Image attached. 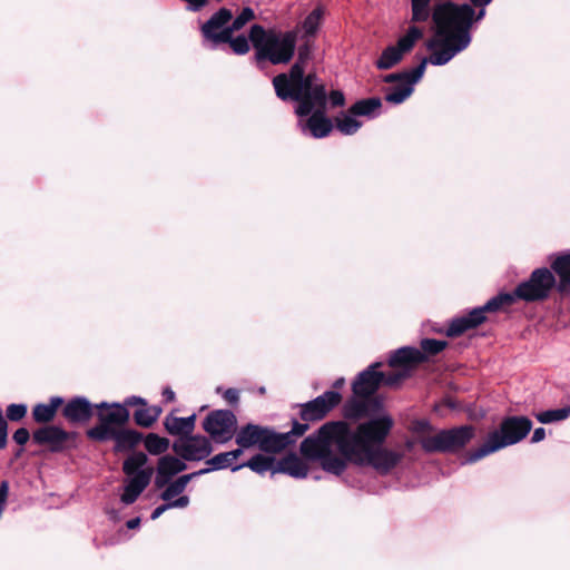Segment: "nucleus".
Listing matches in <instances>:
<instances>
[{
  "mask_svg": "<svg viewBox=\"0 0 570 570\" xmlns=\"http://www.w3.org/2000/svg\"><path fill=\"white\" fill-rule=\"evenodd\" d=\"M291 436L286 433H275L274 431L265 428L261 450L265 452H279L291 444Z\"/></svg>",
  "mask_w": 570,
  "mask_h": 570,
  "instance_id": "obj_28",
  "label": "nucleus"
},
{
  "mask_svg": "<svg viewBox=\"0 0 570 570\" xmlns=\"http://www.w3.org/2000/svg\"><path fill=\"white\" fill-rule=\"evenodd\" d=\"M382 106L381 99L373 97L356 101L350 107V111L356 116L375 117Z\"/></svg>",
  "mask_w": 570,
  "mask_h": 570,
  "instance_id": "obj_31",
  "label": "nucleus"
},
{
  "mask_svg": "<svg viewBox=\"0 0 570 570\" xmlns=\"http://www.w3.org/2000/svg\"><path fill=\"white\" fill-rule=\"evenodd\" d=\"M259 392H261V393H264V392H265V387H261V389H259Z\"/></svg>",
  "mask_w": 570,
  "mask_h": 570,
  "instance_id": "obj_62",
  "label": "nucleus"
},
{
  "mask_svg": "<svg viewBox=\"0 0 570 570\" xmlns=\"http://www.w3.org/2000/svg\"><path fill=\"white\" fill-rule=\"evenodd\" d=\"M554 285L556 278L553 273L548 268H538L532 272L529 281L518 285L511 294L514 295V301L517 298L528 302L540 301L548 297Z\"/></svg>",
  "mask_w": 570,
  "mask_h": 570,
  "instance_id": "obj_10",
  "label": "nucleus"
},
{
  "mask_svg": "<svg viewBox=\"0 0 570 570\" xmlns=\"http://www.w3.org/2000/svg\"><path fill=\"white\" fill-rule=\"evenodd\" d=\"M480 10L475 12L473 7L468 3L458 4L451 0H442L438 2L433 10L434 32H438L439 26L435 20L436 12L441 9L446 19H449L448 33L455 35V32H466L470 42L472 41L471 28L473 22L482 20L485 16V7H479Z\"/></svg>",
  "mask_w": 570,
  "mask_h": 570,
  "instance_id": "obj_8",
  "label": "nucleus"
},
{
  "mask_svg": "<svg viewBox=\"0 0 570 570\" xmlns=\"http://www.w3.org/2000/svg\"><path fill=\"white\" fill-rule=\"evenodd\" d=\"M426 356L416 347L403 346L392 353L389 358L391 367H400V371H407V375L413 367L424 362Z\"/></svg>",
  "mask_w": 570,
  "mask_h": 570,
  "instance_id": "obj_19",
  "label": "nucleus"
},
{
  "mask_svg": "<svg viewBox=\"0 0 570 570\" xmlns=\"http://www.w3.org/2000/svg\"><path fill=\"white\" fill-rule=\"evenodd\" d=\"M62 414L71 423H83L92 416V404L86 397L77 396L67 402Z\"/></svg>",
  "mask_w": 570,
  "mask_h": 570,
  "instance_id": "obj_21",
  "label": "nucleus"
},
{
  "mask_svg": "<svg viewBox=\"0 0 570 570\" xmlns=\"http://www.w3.org/2000/svg\"><path fill=\"white\" fill-rule=\"evenodd\" d=\"M407 376H409L407 371H400V370L394 371L389 374H384V379H383L382 383H384L385 385H389V386H394V385H397L401 381H403Z\"/></svg>",
  "mask_w": 570,
  "mask_h": 570,
  "instance_id": "obj_46",
  "label": "nucleus"
},
{
  "mask_svg": "<svg viewBox=\"0 0 570 570\" xmlns=\"http://www.w3.org/2000/svg\"><path fill=\"white\" fill-rule=\"evenodd\" d=\"M166 401L173 402L175 400V392L170 387H166L163 392Z\"/></svg>",
  "mask_w": 570,
  "mask_h": 570,
  "instance_id": "obj_57",
  "label": "nucleus"
},
{
  "mask_svg": "<svg viewBox=\"0 0 570 570\" xmlns=\"http://www.w3.org/2000/svg\"><path fill=\"white\" fill-rule=\"evenodd\" d=\"M342 400L338 392L326 391L316 399L302 405L301 417L303 421L322 420Z\"/></svg>",
  "mask_w": 570,
  "mask_h": 570,
  "instance_id": "obj_15",
  "label": "nucleus"
},
{
  "mask_svg": "<svg viewBox=\"0 0 570 570\" xmlns=\"http://www.w3.org/2000/svg\"><path fill=\"white\" fill-rule=\"evenodd\" d=\"M186 469L187 464L180 456L177 458L169 454L163 455L158 460L155 487L157 489L165 488L175 475L185 471Z\"/></svg>",
  "mask_w": 570,
  "mask_h": 570,
  "instance_id": "obj_17",
  "label": "nucleus"
},
{
  "mask_svg": "<svg viewBox=\"0 0 570 570\" xmlns=\"http://www.w3.org/2000/svg\"><path fill=\"white\" fill-rule=\"evenodd\" d=\"M249 39L256 50V60H268L273 65L287 63L294 56L296 46L295 32L265 30L259 24H253Z\"/></svg>",
  "mask_w": 570,
  "mask_h": 570,
  "instance_id": "obj_4",
  "label": "nucleus"
},
{
  "mask_svg": "<svg viewBox=\"0 0 570 570\" xmlns=\"http://www.w3.org/2000/svg\"><path fill=\"white\" fill-rule=\"evenodd\" d=\"M244 449H245V448H240V446H239V448H237V449H235V450L228 451V454H229V456H230L232 462H234L235 460H237V459L243 454V450H244Z\"/></svg>",
  "mask_w": 570,
  "mask_h": 570,
  "instance_id": "obj_56",
  "label": "nucleus"
},
{
  "mask_svg": "<svg viewBox=\"0 0 570 570\" xmlns=\"http://www.w3.org/2000/svg\"><path fill=\"white\" fill-rule=\"evenodd\" d=\"M212 472V469L210 466L208 468H204V469H200L198 471H195V472H191V473H188V474H183L181 476H186V482L189 483L191 480H194L195 478H198L200 475H204V474H207Z\"/></svg>",
  "mask_w": 570,
  "mask_h": 570,
  "instance_id": "obj_53",
  "label": "nucleus"
},
{
  "mask_svg": "<svg viewBox=\"0 0 570 570\" xmlns=\"http://www.w3.org/2000/svg\"><path fill=\"white\" fill-rule=\"evenodd\" d=\"M532 422L527 416H508L502 420L499 429L490 432L479 448L470 451L465 463H474L501 449L522 441L531 431Z\"/></svg>",
  "mask_w": 570,
  "mask_h": 570,
  "instance_id": "obj_5",
  "label": "nucleus"
},
{
  "mask_svg": "<svg viewBox=\"0 0 570 570\" xmlns=\"http://www.w3.org/2000/svg\"><path fill=\"white\" fill-rule=\"evenodd\" d=\"M27 414V406L24 404H10L7 407V417L10 421L17 422L23 419Z\"/></svg>",
  "mask_w": 570,
  "mask_h": 570,
  "instance_id": "obj_45",
  "label": "nucleus"
},
{
  "mask_svg": "<svg viewBox=\"0 0 570 570\" xmlns=\"http://www.w3.org/2000/svg\"><path fill=\"white\" fill-rule=\"evenodd\" d=\"M414 444H415V442L413 440H407L405 442V446H406L407 450H412Z\"/></svg>",
  "mask_w": 570,
  "mask_h": 570,
  "instance_id": "obj_61",
  "label": "nucleus"
},
{
  "mask_svg": "<svg viewBox=\"0 0 570 570\" xmlns=\"http://www.w3.org/2000/svg\"><path fill=\"white\" fill-rule=\"evenodd\" d=\"M535 419L542 424H551L561 422L570 416V405L561 409H552L534 414Z\"/></svg>",
  "mask_w": 570,
  "mask_h": 570,
  "instance_id": "obj_35",
  "label": "nucleus"
},
{
  "mask_svg": "<svg viewBox=\"0 0 570 570\" xmlns=\"http://www.w3.org/2000/svg\"><path fill=\"white\" fill-rule=\"evenodd\" d=\"M320 479H321V476H320V475H315V476H314V480H316V481H317V480H320Z\"/></svg>",
  "mask_w": 570,
  "mask_h": 570,
  "instance_id": "obj_63",
  "label": "nucleus"
},
{
  "mask_svg": "<svg viewBox=\"0 0 570 570\" xmlns=\"http://www.w3.org/2000/svg\"><path fill=\"white\" fill-rule=\"evenodd\" d=\"M116 432L117 430L111 425L100 422V424L89 429L87 435L96 441H107L110 439L115 440Z\"/></svg>",
  "mask_w": 570,
  "mask_h": 570,
  "instance_id": "obj_38",
  "label": "nucleus"
},
{
  "mask_svg": "<svg viewBox=\"0 0 570 570\" xmlns=\"http://www.w3.org/2000/svg\"><path fill=\"white\" fill-rule=\"evenodd\" d=\"M7 429L8 424L0 413V450L7 445Z\"/></svg>",
  "mask_w": 570,
  "mask_h": 570,
  "instance_id": "obj_51",
  "label": "nucleus"
},
{
  "mask_svg": "<svg viewBox=\"0 0 570 570\" xmlns=\"http://www.w3.org/2000/svg\"><path fill=\"white\" fill-rule=\"evenodd\" d=\"M147 455L142 452H136L128 456L122 464V471L128 476H134L140 470H144L142 466L147 463Z\"/></svg>",
  "mask_w": 570,
  "mask_h": 570,
  "instance_id": "obj_37",
  "label": "nucleus"
},
{
  "mask_svg": "<svg viewBox=\"0 0 570 570\" xmlns=\"http://www.w3.org/2000/svg\"><path fill=\"white\" fill-rule=\"evenodd\" d=\"M312 53L313 43L309 40H306L298 47L297 60L291 67L289 72L279 73L274 77L273 86L276 96L281 100L287 101L288 97L295 94V91L301 92L312 90L316 86H324L316 73L309 72L305 75V65L311 60Z\"/></svg>",
  "mask_w": 570,
  "mask_h": 570,
  "instance_id": "obj_7",
  "label": "nucleus"
},
{
  "mask_svg": "<svg viewBox=\"0 0 570 570\" xmlns=\"http://www.w3.org/2000/svg\"><path fill=\"white\" fill-rule=\"evenodd\" d=\"M195 422L196 414H191L187 417H178L173 414H168L164 420V426L170 435L186 438L193 433Z\"/></svg>",
  "mask_w": 570,
  "mask_h": 570,
  "instance_id": "obj_23",
  "label": "nucleus"
},
{
  "mask_svg": "<svg viewBox=\"0 0 570 570\" xmlns=\"http://www.w3.org/2000/svg\"><path fill=\"white\" fill-rule=\"evenodd\" d=\"M439 9L435 16L439 29L426 41L425 48L429 56L412 69V79L396 83L389 88L385 94V100L393 105L404 102L414 91V85L421 80L425 72L426 65L444 66L449 63L456 55L464 51L470 46V38L466 32L448 33L449 19L443 16Z\"/></svg>",
  "mask_w": 570,
  "mask_h": 570,
  "instance_id": "obj_2",
  "label": "nucleus"
},
{
  "mask_svg": "<svg viewBox=\"0 0 570 570\" xmlns=\"http://www.w3.org/2000/svg\"><path fill=\"white\" fill-rule=\"evenodd\" d=\"M434 429L428 420H416L412 423V432L417 435V442L428 453L455 452L465 446L474 436L471 425L441 430L434 435H429Z\"/></svg>",
  "mask_w": 570,
  "mask_h": 570,
  "instance_id": "obj_6",
  "label": "nucleus"
},
{
  "mask_svg": "<svg viewBox=\"0 0 570 570\" xmlns=\"http://www.w3.org/2000/svg\"><path fill=\"white\" fill-rule=\"evenodd\" d=\"M206 464L210 466L212 471L233 468V462L230 460L228 452H223L214 455L213 458L206 461Z\"/></svg>",
  "mask_w": 570,
  "mask_h": 570,
  "instance_id": "obj_44",
  "label": "nucleus"
},
{
  "mask_svg": "<svg viewBox=\"0 0 570 570\" xmlns=\"http://www.w3.org/2000/svg\"><path fill=\"white\" fill-rule=\"evenodd\" d=\"M12 438L16 443H18L19 445H23L28 442L30 434L27 429L20 428L13 433Z\"/></svg>",
  "mask_w": 570,
  "mask_h": 570,
  "instance_id": "obj_50",
  "label": "nucleus"
},
{
  "mask_svg": "<svg viewBox=\"0 0 570 570\" xmlns=\"http://www.w3.org/2000/svg\"><path fill=\"white\" fill-rule=\"evenodd\" d=\"M153 475V469L140 470L130 476L127 481L124 493L121 494V502L125 504H132L144 490L149 485Z\"/></svg>",
  "mask_w": 570,
  "mask_h": 570,
  "instance_id": "obj_20",
  "label": "nucleus"
},
{
  "mask_svg": "<svg viewBox=\"0 0 570 570\" xmlns=\"http://www.w3.org/2000/svg\"><path fill=\"white\" fill-rule=\"evenodd\" d=\"M128 529H137L140 525V518H134L127 521L126 523Z\"/></svg>",
  "mask_w": 570,
  "mask_h": 570,
  "instance_id": "obj_58",
  "label": "nucleus"
},
{
  "mask_svg": "<svg viewBox=\"0 0 570 570\" xmlns=\"http://www.w3.org/2000/svg\"><path fill=\"white\" fill-rule=\"evenodd\" d=\"M553 273L559 277L557 289L561 294L570 292V253L560 255L551 264Z\"/></svg>",
  "mask_w": 570,
  "mask_h": 570,
  "instance_id": "obj_24",
  "label": "nucleus"
},
{
  "mask_svg": "<svg viewBox=\"0 0 570 570\" xmlns=\"http://www.w3.org/2000/svg\"><path fill=\"white\" fill-rule=\"evenodd\" d=\"M232 19V10L227 8H220L205 23L202 24V36L204 41L208 43L210 48H216L219 45H223L226 40H229V33H233L229 26Z\"/></svg>",
  "mask_w": 570,
  "mask_h": 570,
  "instance_id": "obj_12",
  "label": "nucleus"
},
{
  "mask_svg": "<svg viewBox=\"0 0 570 570\" xmlns=\"http://www.w3.org/2000/svg\"><path fill=\"white\" fill-rule=\"evenodd\" d=\"M265 433V428H262L256 424H247L243 426L238 433L236 434V443L240 448H252L254 445H258L261 449L263 434Z\"/></svg>",
  "mask_w": 570,
  "mask_h": 570,
  "instance_id": "obj_25",
  "label": "nucleus"
},
{
  "mask_svg": "<svg viewBox=\"0 0 570 570\" xmlns=\"http://www.w3.org/2000/svg\"><path fill=\"white\" fill-rule=\"evenodd\" d=\"M234 33H229V40L224 43H228L233 52L236 55H245L249 51V41L244 35L233 37Z\"/></svg>",
  "mask_w": 570,
  "mask_h": 570,
  "instance_id": "obj_42",
  "label": "nucleus"
},
{
  "mask_svg": "<svg viewBox=\"0 0 570 570\" xmlns=\"http://www.w3.org/2000/svg\"><path fill=\"white\" fill-rule=\"evenodd\" d=\"M245 466L249 468L252 471L258 474H264L267 471L273 472V470L275 469L274 458L256 454L247 462L233 466L232 471L235 472Z\"/></svg>",
  "mask_w": 570,
  "mask_h": 570,
  "instance_id": "obj_30",
  "label": "nucleus"
},
{
  "mask_svg": "<svg viewBox=\"0 0 570 570\" xmlns=\"http://www.w3.org/2000/svg\"><path fill=\"white\" fill-rule=\"evenodd\" d=\"M173 451L185 461H202L210 455L213 446L208 438L189 434L177 439L173 443Z\"/></svg>",
  "mask_w": 570,
  "mask_h": 570,
  "instance_id": "obj_14",
  "label": "nucleus"
},
{
  "mask_svg": "<svg viewBox=\"0 0 570 570\" xmlns=\"http://www.w3.org/2000/svg\"><path fill=\"white\" fill-rule=\"evenodd\" d=\"M287 100L297 101L295 114L301 118L298 126L304 135L324 138L333 129L332 120L326 117L327 92L325 86L312 90L295 91Z\"/></svg>",
  "mask_w": 570,
  "mask_h": 570,
  "instance_id": "obj_3",
  "label": "nucleus"
},
{
  "mask_svg": "<svg viewBox=\"0 0 570 570\" xmlns=\"http://www.w3.org/2000/svg\"><path fill=\"white\" fill-rule=\"evenodd\" d=\"M380 366L381 363H373L357 375L352 384L353 393L356 396L368 397L377 391L384 379V373L377 371Z\"/></svg>",
  "mask_w": 570,
  "mask_h": 570,
  "instance_id": "obj_16",
  "label": "nucleus"
},
{
  "mask_svg": "<svg viewBox=\"0 0 570 570\" xmlns=\"http://www.w3.org/2000/svg\"><path fill=\"white\" fill-rule=\"evenodd\" d=\"M474 7H487L492 0H470Z\"/></svg>",
  "mask_w": 570,
  "mask_h": 570,
  "instance_id": "obj_59",
  "label": "nucleus"
},
{
  "mask_svg": "<svg viewBox=\"0 0 570 570\" xmlns=\"http://www.w3.org/2000/svg\"><path fill=\"white\" fill-rule=\"evenodd\" d=\"M355 117L356 115L352 114L350 110L346 114H342L335 118L336 128L343 135L355 134L362 127V122L358 121Z\"/></svg>",
  "mask_w": 570,
  "mask_h": 570,
  "instance_id": "obj_34",
  "label": "nucleus"
},
{
  "mask_svg": "<svg viewBox=\"0 0 570 570\" xmlns=\"http://www.w3.org/2000/svg\"><path fill=\"white\" fill-rule=\"evenodd\" d=\"M224 397L228 403L235 404L239 400V393L236 389H228L225 391Z\"/></svg>",
  "mask_w": 570,
  "mask_h": 570,
  "instance_id": "obj_52",
  "label": "nucleus"
},
{
  "mask_svg": "<svg viewBox=\"0 0 570 570\" xmlns=\"http://www.w3.org/2000/svg\"><path fill=\"white\" fill-rule=\"evenodd\" d=\"M323 14L324 12L322 8H316L305 18L302 27L306 36L312 37L316 33L320 28Z\"/></svg>",
  "mask_w": 570,
  "mask_h": 570,
  "instance_id": "obj_39",
  "label": "nucleus"
},
{
  "mask_svg": "<svg viewBox=\"0 0 570 570\" xmlns=\"http://www.w3.org/2000/svg\"><path fill=\"white\" fill-rule=\"evenodd\" d=\"M142 439V434L134 430H117L115 434V451L121 452L134 449Z\"/></svg>",
  "mask_w": 570,
  "mask_h": 570,
  "instance_id": "obj_29",
  "label": "nucleus"
},
{
  "mask_svg": "<svg viewBox=\"0 0 570 570\" xmlns=\"http://www.w3.org/2000/svg\"><path fill=\"white\" fill-rule=\"evenodd\" d=\"M327 101L331 104L332 107H341L345 102V98L342 91L334 90L330 94Z\"/></svg>",
  "mask_w": 570,
  "mask_h": 570,
  "instance_id": "obj_49",
  "label": "nucleus"
},
{
  "mask_svg": "<svg viewBox=\"0 0 570 570\" xmlns=\"http://www.w3.org/2000/svg\"><path fill=\"white\" fill-rule=\"evenodd\" d=\"M237 420L229 410H216L209 413L203 422V429L219 443L229 441L236 430Z\"/></svg>",
  "mask_w": 570,
  "mask_h": 570,
  "instance_id": "obj_13",
  "label": "nucleus"
},
{
  "mask_svg": "<svg viewBox=\"0 0 570 570\" xmlns=\"http://www.w3.org/2000/svg\"><path fill=\"white\" fill-rule=\"evenodd\" d=\"M126 405H137V404H140V405H146V401L142 399V397H139V396H130L126 400Z\"/></svg>",
  "mask_w": 570,
  "mask_h": 570,
  "instance_id": "obj_55",
  "label": "nucleus"
},
{
  "mask_svg": "<svg viewBox=\"0 0 570 570\" xmlns=\"http://www.w3.org/2000/svg\"><path fill=\"white\" fill-rule=\"evenodd\" d=\"M144 444L148 453L159 455L169 449L170 442L168 439L161 438L156 433H149L146 435Z\"/></svg>",
  "mask_w": 570,
  "mask_h": 570,
  "instance_id": "obj_36",
  "label": "nucleus"
},
{
  "mask_svg": "<svg viewBox=\"0 0 570 570\" xmlns=\"http://www.w3.org/2000/svg\"><path fill=\"white\" fill-rule=\"evenodd\" d=\"M255 18L254 10L249 7H245L242 9L239 14H237L235 18L233 17L232 21L229 22L232 32H236L240 30L246 23L252 21Z\"/></svg>",
  "mask_w": 570,
  "mask_h": 570,
  "instance_id": "obj_41",
  "label": "nucleus"
},
{
  "mask_svg": "<svg viewBox=\"0 0 570 570\" xmlns=\"http://www.w3.org/2000/svg\"><path fill=\"white\" fill-rule=\"evenodd\" d=\"M445 341L434 340V338H424L421 341V352L425 355H436L442 352L446 346Z\"/></svg>",
  "mask_w": 570,
  "mask_h": 570,
  "instance_id": "obj_43",
  "label": "nucleus"
},
{
  "mask_svg": "<svg viewBox=\"0 0 570 570\" xmlns=\"http://www.w3.org/2000/svg\"><path fill=\"white\" fill-rule=\"evenodd\" d=\"M423 37V30L416 26H411L406 33L402 36L396 45L387 46L376 60L375 66L380 70H389L402 61L415 43Z\"/></svg>",
  "mask_w": 570,
  "mask_h": 570,
  "instance_id": "obj_11",
  "label": "nucleus"
},
{
  "mask_svg": "<svg viewBox=\"0 0 570 570\" xmlns=\"http://www.w3.org/2000/svg\"><path fill=\"white\" fill-rule=\"evenodd\" d=\"M186 476H178L174 481H169V483L163 488V492L160 493V499L167 503L174 502L176 497H183L181 493L185 491L187 487V482L185 481Z\"/></svg>",
  "mask_w": 570,
  "mask_h": 570,
  "instance_id": "obj_32",
  "label": "nucleus"
},
{
  "mask_svg": "<svg viewBox=\"0 0 570 570\" xmlns=\"http://www.w3.org/2000/svg\"><path fill=\"white\" fill-rule=\"evenodd\" d=\"M307 429V423L294 422L292 430L286 432V434L291 436V444L294 443L298 436L303 435Z\"/></svg>",
  "mask_w": 570,
  "mask_h": 570,
  "instance_id": "obj_48",
  "label": "nucleus"
},
{
  "mask_svg": "<svg viewBox=\"0 0 570 570\" xmlns=\"http://www.w3.org/2000/svg\"><path fill=\"white\" fill-rule=\"evenodd\" d=\"M393 425L389 416L368 420L352 429L346 422H328L301 443L304 459L318 462L331 474L341 475L348 463L371 466L389 474L403 459V453L382 446Z\"/></svg>",
  "mask_w": 570,
  "mask_h": 570,
  "instance_id": "obj_1",
  "label": "nucleus"
},
{
  "mask_svg": "<svg viewBox=\"0 0 570 570\" xmlns=\"http://www.w3.org/2000/svg\"><path fill=\"white\" fill-rule=\"evenodd\" d=\"M344 379L341 377L334 382V387H341L344 384Z\"/></svg>",
  "mask_w": 570,
  "mask_h": 570,
  "instance_id": "obj_60",
  "label": "nucleus"
},
{
  "mask_svg": "<svg viewBox=\"0 0 570 570\" xmlns=\"http://www.w3.org/2000/svg\"><path fill=\"white\" fill-rule=\"evenodd\" d=\"M63 404L61 396H52L49 403H39L32 409V417L37 423H48L56 416L57 410Z\"/></svg>",
  "mask_w": 570,
  "mask_h": 570,
  "instance_id": "obj_27",
  "label": "nucleus"
},
{
  "mask_svg": "<svg viewBox=\"0 0 570 570\" xmlns=\"http://www.w3.org/2000/svg\"><path fill=\"white\" fill-rule=\"evenodd\" d=\"M411 79H412V69L402 71V72L386 75L383 78V81L387 82V83H393V82L401 83L404 81H410Z\"/></svg>",
  "mask_w": 570,
  "mask_h": 570,
  "instance_id": "obj_47",
  "label": "nucleus"
},
{
  "mask_svg": "<svg viewBox=\"0 0 570 570\" xmlns=\"http://www.w3.org/2000/svg\"><path fill=\"white\" fill-rule=\"evenodd\" d=\"M189 502H190V500H189V497H187V495L179 497L174 502H170V503L165 502L164 504L157 507L153 511L150 518H151V520H156L165 511H167L169 509H184V508H186L189 504Z\"/></svg>",
  "mask_w": 570,
  "mask_h": 570,
  "instance_id": "obj_40",
  "label": "nucleus"
},
{
  "mask_svg": "<svg viewBox=\"0 0 570 570\" xmlns=\"http://www.w3.org/2000/svg\"><path fill=\"white\" fill-rule=\"evenodd\" d=\"M32 438L37 444H47L52 452H58L65 448L71 434L59 426L47 425L35 431Z\"/></svg>",
  "mask_w": 570,
  "mask_h": 570,
  "instance_id": "obj_18",
  "label": "nucleus"
},
{
  "mask_svg": "<svg viewBox=\"0 0 570 570\" xmlns=\"http://www.w3.org/2000/svg\"><path fill=\"white\" fill-rule=\"evenodd\" d=\"M97 407L107 409L106 412L99 413L98 416L100 422H105L109 425H124L129 420L128 410L118 403L109 406L107 403L102 402L101 404L97 405Z\"/></svg>",
  "mask_w": 570,
  "mask_h": 570,
  "instance_id": "obj_26",
  "label": "nucleus"
},
{
  "mask_svg": "<svg viewBox=\"0 0 570 570\" xmlns=\"http://www.w3.org/2000/svg\"><path fill=\"white\" fill-rule=\"evenodd\" d=\"M275 473H285L295 479H304L307 476L308 466L303 459L292 453L277 462L273 470V474Z\"/></svg>",
  "mask_w": 570,
  "mask_h": 570,
  "instance_id": "obj_22",
  "label": "nucleus"
},
{
  "mask_svg": "<svg viewBox=\"0 0 570 570\" xmlns=\"http://www.w3.org/2000/svg\"><path fill=\"white\" fill-rule=\"evenodd\" d=\"M161 413V409L158 406H149L146 405L141 409H138L134 413L135 422L144 428L151 426Z\"/></svg>",
  "mask_w": 570,
  "mask_h": 570,
  "instance_id": "obj_33",
  "label": "nucleus"
},
{
  "mask_svg": "<svg viewBox=\"0 0 570 570\" xmlns=\"http://www.w3.org/2000/svg\"><path fill=\"white\" fill-rule=\"evenodd\" d=\"M514 303V295L508 293H500L490 298L483 306L471 309L468 314L453 318L445 334L450 337L459 336L468 330L474 328L485 321L487 312H497L504 306H510Z\"/></svg>",
  "mask_w": 570,
  "mask_h": 570,
  "instance_id": "obj_9",
  "label": "nucleus"
},
{
  "mask_svg": "<svg viewBox=\"0 0 570 570\" xmlns=\"http://www.w3.org/2000/svg\"><path fill=\"white\" fill-rule=\"evenodd\" d=\"M544 438H546V430L543 428H537L533 431V434L531 436V442L532 443H538V442L543 441Z\"/></svg>",
  "mask_w": 570,
  "mask_h": 570,
  "instance_id": "obj_54",
  "label": "nucleus"
}]
</instances>
